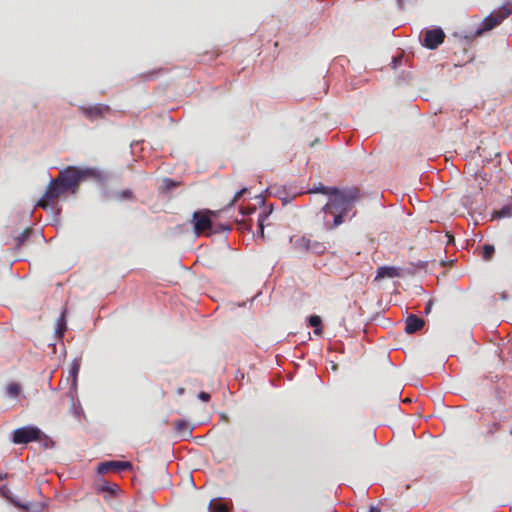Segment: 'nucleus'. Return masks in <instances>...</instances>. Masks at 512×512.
Returning <instances> with one entry per match:
<instances>
[{
  "instance_id": "f257e3e1",
  "label": "nucleus",
  "mask_w": 512,
  "mask_h": 512,
  "mask_svg": "<svg viewBox=\"0 0 512 512\" xmlns=\"http://www.w3.org/2000/svg\"><path fill=\"white\" fill-rule=\"evenodd\" d=\"M310 192L329 196L321 210L326 230H333L342 225L349 213H351L350 218L355 217L357 214L355 205L362 199V193L358 187L337 188L320 184Z\"/></svg>"
},
{
  "instance_id": "f03ea898",
  "label": "nucleus",
  "mask_w": 512,
  "mask_h": 512,
  "mask_svg": "<svg viewBox=\"0 0 512 512\" xmlns=\"http://www.w3.org/2000/svg\"><path fill=\"white\" fill-rule=\"evenodd\" d=\"M97 176L98 171L95 168L67 166L59 171L56 178L50 181L43 197L37 202L36 206L47 209L50 203L55 202L67 193L75 194L83 181Z\"/></svg>"
},
{
  "instance_id": "7ed1b4c3",
  "label": "nucleus",
  "mask_w": 512,
  "mask_h": 512,
  "mask_svg": "<svg viewBox=\"0 0 512 512\" xmlns=\"http://www.w3.org/2000/svg\"><path fill=\"white\" fill-rule=\"evenodd\" d=\"M296 251L301 253H314L321 255L325 252L324 243L312 239L308 236H294L290 239Z\"/></svg>"
},
{
  "instance_id": "20e7f679",
  "label": "nucleus",
  "mask_w": 512,
  "mask_h": 512,
  "mask_svg": "<svg viewBox=\"0 0 512 512\" xmlns=\"http://www.w3.org/2000/svg\"><path fill=\"white\" fill-rule=\"evenodd\" d=\"M41 430L34 426H24L14 430L12 441L14 444H27L40 439Z\"/></svg>"
},
{
  "instance_id": "39448f33",
  "label": "nucleus",
  "mask_w": 512,
  "mask_h": 512,
  "mask_svg": "<svg viewBox=\"0 0 512 512\" xmlns=\"http://www.w3.org/2000/svg\"><path fill=\"white\" fill-rule=\"evenodd\" d=\"M445 33L441 28L425 30L422 33V45L428 49L434 50L444 42Z\"/></svg>"
},
{
  "instance_id": "423d86ee",
  "label": "nucleus",
  "mask_w": 512,
  "mask_h": 512,
  "mask_svg": "<svg viewBox=\"0 0 512 512\" xmlns=\"http://www.w3.org/2000/svg\"><path fill=\"white\" fill-rule=\"evenodd\" d=\"M211 215H214V212L210 210H201L196 211L193 214V222H194V231L196 234H201L211 229L212 221Z\"/></svg>"
},
{
  "instance_id": "0eeeda50",
  "label": "nucleus",
  "mask_w": 512,
  "mask_h": 512,
  "mask_svg": "<svg viewBox=\"0 0 512 512\" xmlns=\"http://www.w3.org/2000/svg\"><path fill=\"white\" fill-rule=\"evenodd\" d=\"M510 14L508 10H502L497 15H489L487 16L483 22L480 29H478L475 33L476 36H480L482 33L492 30L496 26H498L505 18H507Z\"/></svg>"
},
{
  "instance_id": "6e6552de",
  "label": "nucleus",
  "mask_w": 512,
  "mask_h": 512,
  "mask_svg": "<svg viewBox=\"0 0 512 512\" xmlns=\"http://www.w3.org/2000/svg\"><path fill=\"white\" fill-rule=\"evenodd\" d=\"M79 109L81 113L91 121L103 118L110 111L109 106L104 104L81 106Z\"/></svg>"
},
{
  "instance_id": "1a4fd4ad",
  "label": "nucleus",
  "mask_w": 512,
  "mask_h": 512,
  "mask_svg": "<svg viewBox=\"0 0 512 512\" xmlns=\"http://www.w3.org/2000/svg\"><path fill=\"white\" fill-rule=\"evenodd\" d=\"M132 468V464L128 461H106L102 462L98 465L97 471L100 474H105L110 471L118 472L130 470Z\"/></svg>"
},
{
  "instance_id": "9d476101",
  "label": "nucleus",
  "mask_w": 512,
  "mask_h": 512,
  "mask_svg": "<svg viewBox=\"0 0 512 512\" xmlns=\"http://www.w3.org/2000/svg\"><path fill=\"white\" fill-rule=\"evenodd\" d=\"M425 322L422 318L411 314L406 319L405 331L408 334H413L423 328Z\"/></svg>"
},
{
  "instance_id": "9b49d317",
  "label": "nucleus",
  "mask_w": 512,
  "mask_h": 512,
  "mask_svg": "<svg viewBox=\"0 0 512 512\" xmlns=\"http://www.w3.org/2000/svg\"><path fill=\"white\" fill-rule=\"evenodd\" d=\"M400 276V269L394 266H381L377 269L375 280Z\"/></svg>"
},
{
  "instance_id": "f8f14e48",
  "label": "nucleus",
  "mask_w": 512,
  "mask_h": 512,
  "mask_svg": "<svg viewBox=\"0 0 512 512\" xmlns=\"http://www.w3.org/2000/svg\"><path fill=\"white\" fill-rule=\"evenodd\" d=\"M512 217V203L504 205L499 210H494L492 212V219H503V218H511Z\"/></svg>"
},
{
  "instance_id": "ddd939ff",
  "label": "nucleus",
  "mask_w": 512,
  "mask_h": 512,
  "mask_svg": "<svg viewBox=\"0 0 512 512\" xmlns=\"http://www.w3.org/2000/svg\"><path fill=\"white\" fill-rule=\"evenodd\" d=\"M65 331H66V315H65V311H62L56 321L55 333L58 338H62Z\"/></svg>"
},
{
  "instance_id": "4468645a",
  "label": "nucleus",
  "mask_w": 512,
  "mask_h": 512,
  "mask_svg": "<svg viewBox=\"0 0 512 512\" xmlns=\"http://www.w3.org/2000/svg\"><path fill=\"white\" fill-rule=\"evenodd\" d=\"M175 429L183 438L190 437L192 434V430L184 420H177L175 422Z\"/></svg>"
},
{
  "instance_id": "2eb2a0df",
  "label": "nucleus",
  "mask_w": 512,
  "mask_h": 512,
  "mask_svg": "<svg viewBox=\"0 0 512 512\" xmlns=\"http://www.w3.org/2000/svg\"><path fill=\"white\" fill-rule=\"evenodd\" d=\"M309 325L314 327V334L321 336L323 333L322 320L318 315H312L309 318Z\"/></svg>"
},
{
  "instance_id": "dca6fc26",
  "label": "nucleus",
  "mask_w": 512,
  "mask_h": 512,
  "mask_svg": "<svg viewBox=\"0 0 512 512\" xmlns=\"http://www.w3.org/2000/svg\"><path fill=\"white\" fill-rule=\"evenodd\" d=\"M31 233L32 229L26 228L20 235L16 236L14 238L15 248L20 249L23 246V244L29 239Z\"/></svg>"
},
{
  "instance_id": "f3484780",
  "label": "nucleus",
  "mask_w": 512,
  "mask_h": 512,
  "mask_svg": "<svg viewBox=\"0 0 512 512\" xmlns=\"http://www.w3.org/2000/svg\"><path fill=\"white\" fill-rule=\"evenodd\" d=\"M6 393L11 398H16L21 393V386L18 383H10L6 387Z\"/></svg>"
},
{
  "instance_id": "a211bd4d",
  "label": "nucleus",
  "mask_w": 512,
  "mask_h": 512,
  "mask_svg": "<svg viewBox=\"0 0 512 512\" xmlns=\"http://www.w3.org/2000/svg\"><path fill=\"white\" fill-rule=\"evenodd\" d=\"M494 252H495V247L491 244H485L483 247H482V251H481V257L485 260V261H490L494 255Z\"/></svg>"
},
{
  "instance_id": "6ab92c4d",
  "label": "nucleus",
  "mask_w": 512,
  "mask_h": 512,
  "mask_svg": "<svg viewBox=\"0 0 512 512\" xmlns=\"http://www.w3.org/2000/svg\"><path fill=\"white\" fill-rule=\"evenodd\" d=\"M501 429V425L498 422H493L488 425L486 435L493 436L495 433H497Z\"/></svg>"
},
{
  "instance_id": "aec40b11",
  "label": "nucleus",
  "mask_w": 512,
  "mask_h": 512,
  "mask_svg": "<svg viewBox=\"0 0 512 512\" xmlns=\"http://www.w3.org/2000/svg\"><path fill=\"white\" fill-rule=\"evenodd\" d=\"M210 507L212 509V512H228V507L226 504L223 503H210Z\"/></svg>"
},
{
  "instance_id": "412c9836",
  "label": "nucleus",
  "mask_w": 512,
  "mask_h": 512,
  "mask_svg": "<svg viewBox=\"0 0 512 512\" xmlns=\"http://www.w3.org/2000/svg\"><path fill=\"white\" fill-rule=\"evenodd\" d=\"M117 488L116 484L109 485L108 483H103L99 486V491L101 492H108L109 494H113L115 492V489Z\"/></svg>"
},
{
  "instance_id": "4be33fe9",
  "label": "nucleus",
  "mask_w": 512,
  "mask_h": 512,
  "mask_svg": "<svg viewBox=\"0 0 512 512\" xmlns=\"http://www.w3.org/2000/svg\"><path fill=\"white\" fill-rule=\"evenodd\" d=\"M268 218L267 214H260L258 218V227L260 229L261 236L264 235V221Z\"/></svg>"
},
{
  "instance_id": "5701e85b",
  "label": "nucleus",
  "mask_w": 512,
  "mask_h": 512,
  "mask_svg": "<svg viewBox=\"0 0 512 512\" xmlns=\"http://www.w3.org/2000/svg\"><path fill=\"white\" fill-rule=\"evenodd\" d=\"M198 398L204 402H208L211 396L209 393L202 391L198 394Z\"/></svg>"
},
{
  "instance_id": "b1692460",
  "label": "nucleus",
  "mask_w": 512,
  "mask_h": 512,
  "mask_svg": "<svg viewBox=\"0 0 512 512\" xmlns=\"http://www.w3.org/2000/svg\"><path fill=\"white\" fill-rule=\"evenodd\" d=\"M119 195L121 199H131L133 196L130 190H124Z\"/></svg>"
},
{
  "instance_id": "393cba45",
  "label": "nucleus",
  "mask_w": 512,
  "mask_h": 512,
  "mask_svg": "<svg viewBox=\"0 0 512 512\" xmlns=\"http://www.w3.org/2000/svg\"><path fill=\"white\" fill-rule=\"evenodd\" d=\"M247 190L246 189H242L241 191H238L234 197H233V200L231 201V205L234 204L236 201H238L240 199V197L246 192Z\"/></svg>"
},
{
  "instance_id": "a878e982",
  "label": "nucleus",
  "mask_w": 512,
  "mask_h": 512,
  "mask_svg": "<svg viewBox=\"0 0 512 512\" xmlns=\"http://www.w3.org/2000/svg\"><path fill=\"white\" fill-rule=\"evenodd\" d=\"M78 371H79V367L77 365L73 366L71 373L73 375L74 382L76 381Z\"/></svg>"
},
{
  "instance_id": "bb28decb",
  "label": "nucleus",
  "mask_w": 512,
  "mask_h": 512,
  "mask_svg": "<svg viewBox=\"0 0 512 512\" xmlns=\"http://www.w3.org/2000/svg\"><path fill=\"white\" fill-rule=\"evenodd\" d=\"M432 306H433V302L430 300L426 306H425V313L426 314H429L431 312V309H432Z\"/></svg>"
},
{
  "instance_id": "cd10ccee",
  "label": "nucleus",
  "mask_w": 512,
  "mask_h": 512,
  "mask_svg": "<svg viewBox=\"0 0 512 512\" xmlns=\"http://www.w3.org/2000/svg\"><path fill=\"white\" fill-rule=\"evenodd\" d=\"M164 182L166 183L168 188L176 186V184L170 179H165Z\"/></svg>"
},
{
  "instance_id": "c85d7f7f",
  "label": "nucleus",
  "mask_w": 512,
  "mask_h": 512,
  "mask_svg": "<svg viewBox=\"0 0 512 512\" xmlns=\"http://www.w3.org/2000/svg\"><path fill=\"white\" fill-rule=\"evenodd\" d=\"M446 237L448 238V240H447V243H448V244H453V243H454V237H453V235H451V234L447 233V234H446Z\"/></svg>"
},
{
  "instance_id": "c756f323",
  "label": "nucleus",
  "mask_w": 512,
  "mask_h": 512,
  "mask_svg": "<svg viewBox=\"0 0 512 512\" xmlns=\"http://www.w3.org/2000/svg\"><path fill=\"white\" fill-rule=\"evenodd\" d=\"M254 211H255V208H254V207H253V208H250V209H249V210H247V211H244V209H243V208L241 209V212H242L243 214H250V213H252V212H254Z\"/></svg>"
},
{
  "instance_id": "7c9ffc66",
  "label": "nucleus",
  "mask_w": 512,
  "mask_h": 512,
  "mask_svg": "<svg viewBox=\"0 0 512 512\" xmlns=\"http://www.w3.org/2000/svg\"><path fill=\"white\" fill-rule=\"evenodd\" d=\"M369 512H381L380 509L376 506H371Z\"/></svg>"
},
{
  "instance_id": "2f4dec72",
  "label": "nucleus",
  "mask_w": 512,
  "mask_h": 512,
  "mask_svg": "<svg viewBox=\"0 0 512 512\" xmlns=\"http://www.w3.org/2000/svg\"><path fill=\"white\" fill-rule=\"evenodd\" d=\"M184 391H185L184 388L181 387V388H178L177 393L179 395H182L184 393Z\"/></svg>"
}]
</instances>
